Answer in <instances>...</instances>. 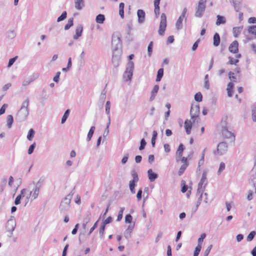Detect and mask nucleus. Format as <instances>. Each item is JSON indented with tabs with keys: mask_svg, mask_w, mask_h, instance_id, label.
<instances>
[{
	"mask_svg": "<svg viewBox=\"0 0 256 256\" xmlns=\"http://www.w3.org/2000/svg\"><path fill=\"white\" fill-rule=\"evenodd\" d=\"M212 244L210 245L208 248L206 249V250L204 252V254H205V256H208L212 248Z\"/></svg>",
	"mask_w": 256,
	"mask_h": 256,
	"instance_id": "64",
	"label": "nucleus"
},
{
	"mask_svg": "<svg viewBox=\"0 0 256 256\" xmlns=\"http://www.w3.org/2000/svg\"><path fill=\"white\" fill-rule=\"evenodd\" d=\"M120 62V58L118 56L114 55V54L112 57V62L114 66H118Z\"/></svg>",
	"mask_w": 256,
	"mask_h": 256,
	"instance_id": "27",
	"label": "nucleus"
},
{
	"mask_svg": "<svg viewBox=\"0 0 256 256\" xmlns=\"http://www.w3.org/2000/svg\"><path fill=\"white\" fill-rule=\"evenodd\" d=\"M228 59L230 60L228 64H236L237 62H238V60H233V58L231 57V56H230L228 58Z\"/></svg>",
	"mask_w": 256,
	"mask_h": 256,
	"instance_id": "56",
	"label": "nucleus"
},
{
	"mask_svg": "<svg viewBox=\"0 0 256 256\" xmlns=\"http://www.w3.org/2000/svg\"><path fill=\"white\" fill-rule=\"evenodd\" d=\"M95 128H96L95 126H92L90 128V130H89V132H88V136H87V138H86L88 142L90 141L91 140V138H92V136H93V134L94 133Z\"/></svg>",
	"mask_w": 256,
	"mask_h": 256,
	"instance_id": "32",
	"label": "nucleus"
},
{
	"mask_svg": "<svg viewBox=\"0 0 256 256\" xmlns=\"http://www.w3.org/2000/svg\"><path fill=\"white\" fill-rule=\"evenodd\" d=\"M34 130L32 128H30L28 132L27 138L29 140H31L34 137Z\"/></svg>",
	"mask_w": 256,
	"mask_h": 256,
	"instance_id": "37",
	"label": "nucleus"
},
{
	"mask_svg": "<svg viewBox=\"0 0 256 256\" xmlns=\"http://www.w3.org/2000/svg\"><path fill=\"white\" fill-rule=\"evenodd\" d=\"M207 184L206 182V172H204L202 173V177L198 184L197 190V195H200V198H202V193L205 189V186Z\"/></svg>",
	"mask_w": 256,
	"mask_h": 256,
	"instance_id": "3",
	"label": "nucleus"
},
{
	"mask_svg": "<svg viewBox=\"0 0 256 256\" xmlns=\"http://www.w3.org/2000/svg\"><path fill=\"white\" fill-rule=\"evenodd\" d=\"M16 34L14 31L10 30L8 32V36L11 39L15 37Z\"/></svg>",
	"mask_w": 256,
	"mask_h": 256,
	"instance_id": "57",
	"label": "nucleus"
},
{
	"mask_svg": "<svg viewBox=\"0 0 256 256\" xmlns=\"http://www.w3.org/2000/svg\"><path fill=\"white\" fill-rule=\"evenodd\" d=\"M128 158V154H126L122 160V161H121L122 164H125L127 162Z\"/></svg>",
	"mask_w": 256,
	"mask_h": 256,
	"instance_id": "55",
	"label": "nucleus"
},
{
	"mask_svg": "<svg viewBox=\"0 0 256 256\" xmlns=\"http://www.w3.org/2000/svg\"><path fill=\"white\" fill-rule=\"evenodd\" d=\"M216 17L217 20L216 22V24L217 26H220V24H224L226 23V20L224 16L218 15Z\"/></svg>",
	"mask_w": 256,
	"mask_h": 256,
	"instance_id": "26",
	"label": "nucleus"
},
{
	"mask_svg": "<svg viewBox=\"0 0 256 256\" xmlns=\"http://www.w3.org/2000/svg\"><path fill=\"white\" fill-rule=\"evenodd\" d=\"M134 68V64L132 62L130 61L127 64L126 70L123 75V78L125 81H131L133 70Z\"/></svg>",
	"mask_w": 256,
	"mask_h": 256,
	"instance_id": "4",
	"label": "nucleus"
},
{
	"mask_svg": "<svg viewBox=\"0 0 256 256\" xmlns=\"http://www.w3.org/2000/svg\"><path fill=\"white\" fill-rule=\"evenodd\" d=\"M66 11L64 12L58 18L57 22H60L64 20L66 18Z\"/></svg>",
	"mask_w": 256,
	"mask_h": 256,
	"instance_id": "45",
	"label": "nucleus"
},
{
	"mask_svg": "<svg viewBox=\"0 0 256 256\" xmlns=\"http://www.w3.org/2000/svg\"><path fill=\"white\" fill-rule=\"evenodd\" d=\"M161 20L159 26L158 34L160 36H163L166 27V15L162 13L161 14Z\"/></svg>",
	"mask_w": 256,
	"mask_h": 256,
	"instance_id": "8",
	"label": "nucleus"
},
{
	"mask_svg": "<svg viewBox=\"0 0 256 256\" xmlns=\"http://www.w3.org/2000/svg\"><path fill=\"white\" fill-rule=\"evenodd\" d=\"M188 164H183L180 168L178 172V176H182L184 170H186V168L188 167Z\"/></svg>",
	"mask_w": 256,
	"mask_h": 256,
	"instance_id": "34",
	"label": "nucleus"
},
{
	"mask_svg": "<svg viewBox=\"0 0 256 256\" xmlns=\"http://www.w3.org/2000/svg\"><path fill=\"white\" fill-rule=\"evenodd\" d=\"M203 241H198V244L196 246L194 253V256H198L199 254V253L201 250L202 248V244Z\"/></svg>",
	"mask_w": 256,
	"mask_h": 256,
	"instance_id": "29",
	"label": "nucleus"
},
{
	"mask_svg": "<svg viewBox=\"0 0 256 256\" xmlns=\"http://www.w3.org/2000/svg\"><path fill=\"white\" fill-rule=\"evenodd\" d=\"M256 234V232L255 231L251 232L248 235L246 240H252V239L254 238Z\"/></svg>",
	"mask_w": 256,
	"mask_h": 256,
	"instance_id": "51",
	"label": "nucleus"
},
{
	"mask_svg": "<svg viewBox=\"0 0 256 256\" xmlns=\"http://www.w3.org/2000/svg\"><path fill=\"white\" fill-rule=\"evenodd\" d=\"M222 134L226 138H234V135L231 132L228 131L226 128H223L222 130Z\"/></svg>",
	"mask_w": 256,
	"mask_h": 256,
	"instance_id": "16",
	"label": "nucleus"
},
{
	"mask_svg": "<svg viewBox=\"0 0 256 256\" xmlns=\"http://www.w3.org/2000/svg\"><path fill=\"white\" fill-rule=\"evenodd\" d=\"M127 28V35L126 36V38L127 40L130 42L132 40V21L129 22L126 24Z\"/></svg>",
	"mask_w": 256,
	"mask_h": 256,
	"instance_id": "12",
	"label": "nucleus"
},
{
	"mask_svg": "<svg viewBox=\"0 0 256 256\" xmlns=\"http://www.w3.org/2000/svg\"><path fill=\"white\" fill-rule=\"evenodd\" d=\"M182 185L183 186L182 188V192L184 193L188 190V186L186 184V182L184 180L182 181Z\"/></svg>",
	"mask_w": 256,
	"mask_h": 256,
	"instance_id": "52",
	"label": "nucleus"
},
{
	"mask_svg": "<svg viewBox=\"0 0 256 256\" xmlns=\"http://www.w3.org/2000/svg\"><path fill=\"white\" fill-rule=\"evenodd\" d=\"M131 174L133 178L132 180H130L129 182V187L130 192L134 194L136 193L134 187L136 186V184L138 181V177L137 173L134 170H132Z\"/></svg>",
	"mask_w": 256,
	"mask_h": 256,
	"instance_id": "6",
	"label": "nucleus"
},
{
	"mask_svg": "<svg viewBox=\"0 0 256 256\" xmlns=\"http://www.w3.org/2000/svg\"><path fill=\"white\" fill-rule=\"evenodd\" d=\"M148 178L150 182H154L158 177V175L152 172V169H150L148 171Z\"/></svg>",
	"mask_w": 256,
	"mask_h": 256,
	"instance_id": "19",
	"label": "nucleus"
},
{
	"mask_svg": "<svg viewBox=\"0 0 256 256\" xmlns=\"http://www.w3.org/2000/svg\"><path fill=\"white\" fill-rule=\"evenodd\" d=\"M230 2H232L235 10L238 12L241 8L242 0H230Z\"/></svg>",
	"mask_w": 256,
	"mask_h": 256,
	"instance_id": "24",
	"label": "nucleus"
},
{
	"mask_svg": "<svg viewBox=\"0 0 256 256\" xmlns=\"http://www.w3.org/2000/svg\"><path fill=\"white\" fill-rule=\"evenodd\" d=\"M74 18H72L68 19V23L64 26V30H68L73 25Z\"/></svg>",
	"mask_w": 256,
	"mask_h": 256,
	"instance_id": "36",
	"label": "nucleus"
},
{
	"mask_svg": "<svg viewBox=\"0 0 256 256\" xmlns=\"http://www.w3.org/2000/svg\"><path fill=\"white\" fill-rule=\"evenodd\" d=\"M75 8L77 10H81L84 6V0H74Z\"/></svg>",
	"mask_w": 256,
	"mask_h": 256,
	"instance_id": "22",
	"label": "nucleus"
},
{
	"mask_svg": "<svg viewBox=\"0 0 256 256\" xmlns=\"http://www.w3.org/2000/svg\"><path fill=\"white\" fill-rule=\"evenodd\" d=\"M200 112V107L198 104H192L190 111L191 118L193 120L194 122L198 116Z\"/></svg>",
	"mask_w": 256,
	"mask_h": 256,
	"instance_id": "10",
	"label": "nucleus"
},
{
	"mask_svg": "<svg viewBox=\"0 0 256 256\" xmlns=\"http://www.w3.org/2000/svg\"><path fill=\"white\" fill-rule=\"evenodd\" d=\"M96 20L98 24H103L105 20V16L102 14H99L96 16Z\"/></svg>",
	"mask_w": 256,
	"mask_h": 256,
	"instance_id": "31",
	"label": "nucleus"
},
{
	"mask_svg": "<svg viewBox=\"0 0 256 256\" xmlns=\"http://www.w3.org/2000/svg\"><path fill=\"white\" fill-rule=\"evenodd\" d=\"M112 44L114 48V52L120 49L122 43L120 38L116 36H112Z\"/></svg>",
	"mask_w": 256,
	"mask_h": 256,
	"instance_id": "11",
	"label": "nucleus"
},
{
	"mask_svg": "<svg viewBox=\"0 0 256 256\" xmlns=\"http://www.w3.org/2000/svg\"><path fill=\"white\" fill-rule=\"evenodd\" d=\"M154 14L158 18L160 14V6H154Z\"/></svg>",
	"mask_w": 256,
	"mask_h": 256,
	"instance_id": "61",
	"label": "nucleus"
},
{
	"mask_svg": "<svg viewBox=\"0 0 256 256\" xmlns=\"http://www.w3.org/2000/svg\"><path fill=\"white\" fill-rule=\"evenodd\" d=\"M124 207H122L120 208V210L119 211L118 214V218H117V220H116L117 221L119 222L122 220V218L123 212H124Z\"/></svg>",
	"mask_w": 256,
	"mask_h": 256,
	"instance_id": "42",
	"label": "nucleus"
},
{
	"mask_svg": "<svg viewBox=\"0 0 256 256\" xmlns=\"http://www.w3.org/2000/svg\"><path fill=\"white\" fill-rule=\"evenodd\" d=\"M72 195L73 193L71 192L62 200L59 207L60 212H64L70 208V200Z\"/></svg>",
	"mask_w": 256,
	"mask_h": 256,
	"instance_id": "2",
	"label": "nucleus"
},
{
	"mask_svg": "<svg viewBox=\"0 0 256 256\" xmlns=\"http://www.w3.org/2000/svg\"><path fill=\"white\" fill-rule=\"evenodd\" d=\"M17 58H18V56H16L13 58L10 59L8 63V68L10 67L15 62V61L16 60Z\"/></svg>",
	"mask_w": 256,
	"mask_h": 256,
	"instance_id": "53",
	"label": "nucleus"
},
{
	"mask_svg": "<svg viewBox=\"0 0 256 256\" xmlns=\"http://www.w3.org/2000/svg\"><path fill=\"white\" fill-rule=\"evenodd\" d=\"M228 151V145L225 142H221L219 143L217 146V150L214 151V153L216 154V153L220 155L225 154Z\"/></svg>",
	"mask_w": 256,
	"mask_h": 256,
	"instance_id": "9",
	"label": "nucleus"
},
{
	"mask_svg": "<svg viewBox=\"0 0 256 256\" xmlns=\"http://www.w3.org/2000/svg\"><path fill=\"white\" fill-rule=\"evenodd\" d=\"M194 100L198 102H200L202 100V96L200 92H197L194 96Z\"/></svg>",
	"mask_w": 256,
	"mask_h": 256,
	"instance_id": "41",
	"label": "nucleus"
},
{
	"mask_svg": "<svg viewBox=\"0 0 256 256\" xmlns=\"http://www.w3.org/2000/svg\"><path fill=\"white\" fill-rule=\"evenodd\" d=\"M159 90V86L158 85H155L150 92V101H153Z\"/></svg>",
	"mask_w": 256,
	"mask_h": 256,
	"instance_id": "18",
	"label": "nucleus"
},
{
	"mask_svg": "<svg viewBox=\"0 0 256 256\" xmlns=\"http://www.w3.org/2000/svg\"><path fill=\"white\" fill-rule=\"evenodd\" d=\"M184 149V146L180 144L176 152V160L178 161L180 160V158L182 156V152Z\"/></svg>",
	"mask_w": 256,
	"mask_h": 256,
	"instance_id": "20",
	"label": "nucleus"
},
{
	"mask_svg": "<svg viewBox=\"0 0 256 256\" xmlns=\"http://www.w3.org/2000/svg\"><path fill=\"white\" fill-rule=\"evenodd\" d=\"M206 0H200L198 6L196 8L195 16L201 18L206 10Z\"/></svg>",
	"mask_w": 256,
	"mask_h": 256,
	"instance_id": "5",
	"label": "nucleus"
},
{
	"mask_svg": "<svg viewBox=\"0 0 256 256\" xmlns=\"http://www.w3.org/2000/svg\"><path fill=\"white\" fill-rule=\"evenodd\" d=\"M83 30V27L82 24L78 25L76 30V34L74 36V39L77 40L79 37L82 36Z\"/></svg>",
	"mask_w": 256,
	"mask_h": 256,
	"instance_id": "21",
	"label": "nucleus"
},
{
	"mask_svg": "<svg viewBox=\"0 0 256 256\" xmlns=\"http://www.w3.org/2000/svg\"><path fill=\"white\" fill-rule=\"evenodd\" d=\"M220 43V36L218 33L216 32L213 38V44L214 46H218Z\"/></svg>",
	"mask_w": 256,
	"mask_h": 256,
	"instance_id": "25",
	"label": "nucleus"
},
{
	"mask_svg": "<svg viewBox=\"0 0 256 256\" xmlns=\"http://www.w3.org/2000/svg\"><path fill=\"white\" fill-rule=\"evenodd\" d=\"M40 192V189L36 187H34L32 190H28V194L31 196V201L38 198Z\"/></svg>",
	"mask_w": 256,
	"mask_h": 256,
	"instance_id": "14",
	"label": "nucleus"
},
{
	"mask_svg": "<svg viewBox=\"0 0 256 256\" xmlns=\"http://www.w3.org/2000/svg\"><path fill=\"white\" fill-rule=\"evenodd\" d=\"M16 224L14 217H12L8 222L6 225V228L8 232L13 231L16 228Z\"/></svg>",
	"mask_w": 256,
	"mask_h": 256,
	"instance_id": "13",
	"label": "nucleus"
},
{
	"mask_svg": "<svg viewBox=\"0 0 256 256\" xmlns=\"http://www.w3.org/2000/svg\"><path fill=\"white\" fill-rule=\"evenodd\" d=\"M248 32L252 34L256 35V26H250L248 28Z\"/></svg>",
	"mask_w": 256,
	"mask_h": 256,
	"instance_id": "40",
	"label": "nucleus"
},
{
	"mask_svg": "<svg viewBox=\"0 0 256 256\" xmlns=\"http://www.w3.org/2000/svg\"><path fill=\"white\" fill-rule=\"evenodd\" d=\"M192 127V124L190 120H186L184 122V128L186 130V133L188 134H190V130Z\"/></svg>",
	"mask_w": 256,
	"mask_h": 256,
	"instance_id": "23",
	"label": "nucleus"
},
{
	"mask_svg": "<svg viewBox=\"0 0 256 256\" xmlns=\"http://www.w3.org/2000/svg\"><path fill=\"white\" fill-rule=\"evenodd\" d=\"M137 16L138 22L142 23L145 20V12L142 10H138L137 12Z\"/></svg>",
	"mask_w": 256,
	"mask_h": 256,
	"instance_id": "17",
	"label": "nucleus"
},
{
	"mask_svg": "<svg viewBox=\"0 0 256 256\" xmlns=\"http://www.w3.org/2000/svg\"><path fill=\"white\" fill-rule=\"evenodd\" d=\"M225 164L223 162H221L220 164V168L218 171V174L220 175L221 172L225 169Z\"/></svg>",
	"mask_w": 256,
	"mask_h": 256,
	"instance_id": "43",
	"label": "nucleus"
},
{
	"mask_svg": "<svg viewBox=\"0 0 256 256\" xmlns=\"http://www.w3.org/2000/svg\"><path fill=\"white\" fill-rule=\"evenodd\" d=\"M28 189H27V188H23L21 190L20 194L19 195H18V196H20V198H24V196L25 194H28Z\"/></svg>",
	"mask_w": 256,
	"mask_h": 256,
	"instance_id": "48",
	"label": "nucleus"
},
{
	"mask_svg": "<svg viewBox=\"0 0 256 256\" xmlns=\"http://www.w3.org/2000/svg\"><path fill=\"white\" fill-rule=\"evenodd\" d=\"M36 144L34 142V144L30 146L28 152V154H31L33 152L34 150L36 147Z\"/></svg>",
	"mask_w": 256,
	"mask_h": 256,
	"instance_id": "47",
	"label": "nucleus"
},
{
	"mask_svg": "<svg viewBox=\"0 0 256 256\" xmlns=\"http://www.w3.org/2000/svg\"><path fill=\"white\" fill-rule=\"evenodd\" d=\"M238 43L236 40L234 41L230 46L228 50L232 53H237L238 50Z\"/></svg>",
	"mask_w": 256,
	"mask_h": 256,
	"instance_id": "15",
	"label": "nucleus"
},
{
	"mask_svg": "<svg viewBox=\"0 0 256 256\" xmlns=\"http://www.w3.org/2000/svg\"><path fill=\"white\" fill-rule=\"evenodd\" d=\"M200 39H198L193 44L192 46V51H194L196 50V49L197 48L198 46V42H200Z\"/></svg>",
	"mask_w": 256,
	"mask_h": 256,
	"instance_id": "60",
	"label": "nucleus"
},
{
	"mask_svg": "<svg viewBox=\"0 0 256 256\" xmlns=\"http://www.w3.org/2000/svg\"><path fill=\"white\" fill-rule=\"evenodd\" d=\"M152 45H153V42H151L149 44L148 47V54L149 57H150L152 56Z\"/></svg>",
	"mask_w": 256,
	"mask_h": 256,
	"instance_id": "44",
	"label": "nucleus"
},
{
	"mask_svg": "<svg viewBox=\"0 0 256 256\" xmlns=\"http://www.w3.org/2000/svg\"><path fill=\"white\" fill-rule=\"evenodd\" d=\"M69 114H70V110H67L65 112L62 118V121H61L62 124H64L66 122V119L68 118L69 116Z\"/></svg>",
	"mask_w": 256,
	"mask_h": 256,
	"instance_id": "38",
	"label": "nucleus"
},
{
	"mask_svg": "<svg viewBox=\"0 0 256 256\" xmlns=\"http://www.w3.org/2000/svg\"><path fill=\"white\" fill-rule=\"evenodd\" d=\"M242 26L235 27L233 28V34L235 38H237L241 32Z\"/></svg>",
	"mask_w": 256,
	"mask_h": 256,
	"instance_id": "30",
	"label": "nucleus"
},
{
	"mask_svg": "<svg viewBox=\"0 0 256 256\" xmlns=\"http://www.w3.org/2000/svg\"><path fill=\"white\" fill-rule=\"evenodd\" d=\"M60 74V72H56V76H54V79H53L54 82H59Z\"/></svg>",
	"mask_w": 256,
	"mask_h": 256,
	"instance_id": "59",
	"label": "nucleus"
},
{
	"mask_svg": "<svg viewBox=\"0 0 256 256\" xmlns=\"http://www.w3.org/2000/svg\"><path fill=\"white\" fill-rule=\"evenodd\" d=\"M14 122V118L12 115H8L6 117L7 126L8 128H10Z\"/></svg>",
	"mask_w": 256,
	"mask_h": 256,
	"instance_id": "28",
	"label": "nucleus"
},
{
	"mask_svg": "<svg viewBox=\"0 0 256 256\" xmlns=\"http://www.w3.org/2000/svg\"><path fill=\"white\" fill-rule=\"evenodd\" d=\"M43 182V180L40 178L39 180L36 184L34 187L40 189L42 184Z\"/></svg>",
	"mask_w": 256,
	"mask_h": 256,
	"instance_id": "58",
	"label": "nucleus"
},
{
	"mask_svg": "<svg viewBox=\"0 0 256 256\" xmlns=\"http://www.w3.org/2000/svg\"><path fill=\"white\" fill-rule=\"evenodd\" d=\"M164 75V69L161 68L158 71L157 76L156 78V82H160Z\"/></svg>",
	"mask_w": 256,
	"mask_h": 256,
	"instance_id": "33",
	"label": "nucleus"
},
{
	"mask_svg": "<svg viewBox=\"0 0 256 256\" xmlns=\"http://www.w3.org/2000/svg\"><path fill=\"white\" fill-rule=\"evenodd\" d=\"M252 119L253 121H256V108L252 110Z\"/></svg>",
	"mask_w": 256,
	"mask_h": 256,
	"instance_id": "63",
	"label": "nucleus"
},
{
	"mask_svg": "<svg viewBox=\"0 0 256 256\" xmlns=\"http://www.w3.org/2000/svg\"><path fill=\"white\" fill-rule=\"evenodd\" d=\"M105 225H104V224H102L101 226L100 227V230H99V234L100 235V236H102L103 234H104V229H105ZM100 238H102L100 237Z\"/></svg>",
	"mask_w": 256,
	"mask_h": 256,
	"instance_id": "54",
	"label": "nucleus"
},
{
	"mask_svg": "<svg viewBox=\"0 0 256 256\" xmlns=\"http://www.w3.org/2000/svg\"><path fill=\"white\" fill-rule=\"evenodd\" d=\"M132 217L130 214H128L126 215L125 217V222L126 223L130 224L132 222Z\"/></svg>",
	"mask_w": 256,
	"mask_h": 256,
	"instance_id": "50",
	"label": "nucleus"
},
{
	"mask_svg": "<svg viewBox=\"0 0 256 256\" xmlns=\"http://www.w3.org/2000/svg\"><path fill=\"white\" fill-rule=\"evenodd\" d=\"M110 101H107L106 104V114L110 116Z\"/></svg>",
	"mask_w": 256,
	"mask_h": 256,
	"instance_id": "46",
	"label": "nucleus"
},
{
	"mask_svg": "<svg viewBox=\"0 0 256 256\" xmlns=\"http://www.w3.org/2000/svg\"><path fill=\"white\" fill-rule=\"evenodd\" d=\"M29 102L30 100L28 98L22 102L21 108L16 116V118L18 122H23L27 118L29 114V109L28 108Z\"/></svg>",
	"mask_w": 256,
	"mask_h": 256,
	"instance_id": "1",
	"label": "nucleus"
},
{
	"mask_svg": "<svg viewBox=\"0 0 256 256\" xmlns=\"http://www.w3.org/2000/svg\"><path fill=\"white\" fill-rule=\"evenodd\" d=\"M8 104H4L0 108V116L3 114L5 112L6 110L8 108Z\"/></svg>",
	"mask_w": 256,
	"mask_h": 256,
	"instance_id": "49",
	"label": "nucleus"
},
{
	"mask_svg": "<svg viewBox=\"0 0 256 256\" xmlns=\"http://www.w3.org/2000/svg\"><path fill=\"white\" fill-rule=\"evenodd\" d=\"M206 150V148H204L202 152V158L198 162V168H200L201 166L203 165L204 163V152Z\"/></svg>",
	"mask_w": 256,
	"mask_h": 256,
	"instance_id": "39",
	"label": "nucleus"
},
{
	"mask_svg": "<svg viewBox=\"0 0 256 256\" xmlns=\"http://www.w3.org/2000/svg\"><path fill=\"white\" fill-rule=\"evenodd\" d=\"M124 4L121 2L119 5V14L120 17L123 18L124 17Z\"/></svg>",
	"mask_w": 256,
	"mask_h": 256,
	"instance_id": "35",
	"label": "nucleus"
},
{
	"mask_svg": "<svg viewBox=\"0 0 256 256\" xmlns=\"http://www.w3.org/2000/svg\"><path fill=\"white\" fill-rule=\"evenodd\" d=\"M112 218L111 216H108L106 219L104 220L102 224L106 226V224L110 223L112 222Z\"/></svg>",
	"mask_w": 256,
	"mask_h": 256,
	"instance_id": "62",
	"label": "nucleus"
},
{
	"mask_svg": "<svg viewBox=\"0 0 256 256\" xmlns=\"http://www.w3.org/2000/svg\"><path fill=\"white\" fill-rule=\"evenodd\" d=\"M187 8H184L183 9L181 15L178 18L176 24V27L178 30H180L182 28V21L184 19L186 21L187 20Z\"/></svg>",
	"mask_w": 256,
	"mask_h": 256,
	"instance_id": "7",
	"label": "nucleus"
}]
</instances>
